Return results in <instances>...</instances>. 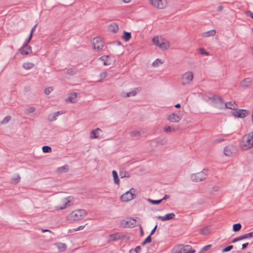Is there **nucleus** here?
Returning <instances> with one entry per match:
<instances>
[{
  "instance_id": "nucleus-12",
  "label": "nucleus",
  "mask_w": 253,
  "mask_h": 253,
  "mask_svg": "<svg viewBox=\"0 0 253 253\" xmlns=\"http://www.w3.org/2000/svg\"><path fill=\"white\" fill-rule=\"evenodd\" d=\"M236 148L232 145H228L224 148V154L227 156H231L236 151Z\"/></svg>"
},
{
  "instance_id": "nucleus-3",
  "label": "nucleus",
  "mask_w": 253,
  "mask_h": 253,
  "mask_svg": "<svg viewBox=\"0 0 253 253\" xmlns=\"http://www.w3.org/2000/svg\"><path fill=\"white\" fill-rule=\"evenodd\" d=\"M207 170L206 169H204L202 171L192 174L191 175V180L196 182H200L203 180H204L208 174L206 173Z\"/></svg>"
},
{
  "instance_id": "nucleus-52",
  "label": "nucleus",
  "mask_w": 253,
  "mask_h": 253,
  "mask_svg": "<svg viewBox=\"0 0 253 253\" xmlns=\"http://www.w3.org/2000/svg\"><path fill=\"white\" fill-rule=\"evenodd\" d=\"M243 240V239H242V236H239L238 237H237V238L234 239L232 242V243H235V242H236L237 241H241V240Z\"/></svg>"
},
{
  "instance_id": "nucleus-61",
  "label": "nucleus",
  "mask_w": 253,
  "mask_h": 253,
  "mask_svg": "<svg viewBox=\"0 0 253 253\" xmlns=\"http://www.w3.org/2000/svg\"><path fill=\"white\" fill-rule=\"evenodd\" d=\"M169 198V195H165L164 196V197H163V198H162L161 200H167V199Z\"/></svg>"
},
{
  "instance_id": "nucleus-17",
  "label": "nucleus",
  "mask_w": 253,
  "mask_h": 253,
  "mask_svg": "<svg viewBox=\"0 0 253 253\" xmlns=\"http://www.w3.org/2000/svg\"><path fill=\"white\" fill-rule=\"evenodd\" d=\"M101 130L99 128L93 129L90 132V139H95L98 137V133L101 132Z\"/></svg>"
},
{
  "instance_id": "nucleus-19",
  "label": "nucleus",
  "mask_w": 253,
  "mask_h": 253,
  "mask_svg": "<svg viewBox=\"0 0 253 253\" xmlns=\"http://www.w3.org/2000/svg\"><path fill=\"white\" fill-rule=\"evenodd\" d=\"M108 30L110 32L116 33L119 30L118 25L116 23H112L109 25Z\"/></svg>"
},
{
  "instance_id": "nucleus-18",
  "label": "nucleus",
  "mask_w": 253,
  "mask_h": 253,
  "mask_svg": "<svg viewBox=\"0 0 253 253\" xmlns=\"http://www.w3.org/2000/svg\"><path fill=\"white\" fill-rule=\"evenodd\" d=\"M252 83V80L250 78L245 79L240 83V86L242 87H247L249 86Z\"/></svg>"
},
{
  "instance_id": "nucleus-63",
  "label": "nucleus",
  "mask_w": 253,
  "mask_h": 253,
  "mask_svg": "<svg viewBox=\"0 0 253 253\" xmlns=\"http://www.w3.org/2000/svg\"><path fill=\"white\" fill-rule=\"evenodd\" d=\"M42 231L43 233L46 232H50V233H52L51 230H48V229H42Z\"/></svg>"
},
{
  "instance_id": "nucleus-36",
  "label": "nucleus",
  "mask_w": 253,
  "mask_h": 253,
  "mask_svg": "<svg viewBox=\"0 0 253 253\" xmlns=\"http://www.w3.org/2000/svg\"><path fill=\"white\" fill-rule=\"evenodd\" d=\"M164 63V62L160 59H157L156 60H155L153 63H152V65L154 67H158L161 64H162Z\"/></svg>"
},
{
  "instance_id": "nucleus-34",
  "label": "nucleus",
  "mask_w": 253,
  "mask_h": 253,
  "mask_svg": "<svg viewBox=\"0 0 253 253\" xmlns=\"http://www.w3.org/2000/svg\"><path fill=\"white\" fill-rule=\"evenodd\" d=\"M77 73V70L76 68L68 69L67 72V74L70 76H73Z\"/></svg>"
},
{
  "instance_id": "nucleus-57",
  "label": "nucleus",
  "mask_w": 253,
  "mask_h": 253,
  "mask_svg": "<svg viewBox=\"0 0 253 253\" xmlns=\"http://www.w3.org/2000/svg\"><path fill=\"white\" fill-rule=\"evenodd\" d=\"M141 250V248L140 246H137L135 248V250H134V251L137 253H138L140 252Z\"/></svg>"
},
{
  "instance_id": "nucleus-32",
  "label": "nucleus",
  "mask_w": 253,
  "mask_h": 253,
  "mask_svg": "<svg viewBox=\"0 0 253 253\" xmlns=\"http://www.w3.org/2000/svg\"><path fill=\"white\" fill-rule=\"evenodd\" d=\"M34 66V64L30 62L25 63L22 65L23 68L26 70H29L32 68Z\"/></svg>"
},
{
  "instance_id": "nucleus-37",
  "label": "nucleus",
  "mask_w": 253,
  "mask_h": 253,
  "mask_svg": "<svg viewBox=\"0 0 253 253\" xmlns=\"http://www.w3.org/2000/svg\"><path fill=\"white\" fill-rule=\"evenodd\" d=\"M131 136L139 137L140 136V132L137 130H133L130 133Z\"/></svg>"
},
{
  "instance_id": "nucleus-21",
  "label": "nucleus",
  "mask_w": 253,
  "mask_h": 253,
  "mask_svg": "<svg viewBox=\"0 0 253 253\" xmlns=\"http://www.w3.org/2000/svg\"><path fill=\"white\" fill-rule=\"evenodd\" d=\"M225 107L226 108L230 109L235 111L237 109V105L236 104L235 102H228L225 104Z\"/></svg>"
},
{
  "instance_id": "nucleus-23",
  "label": "nucleus",
  "mask_w": 253,
  "mask_h": 253,
  "mask_svg": "<svg viewBox=\"0 0 253 253\" xmlns=\"http://www.w3.org/2000/svg\"><path fill=\"white\" fill-rule=\"evenodd\" d=\"M109 56L104 55L98 58V60H101L103 62V65H109L111 64V62L109 59Z\"/></svg>"
},
{
  "instance_id": "nucleus-10",
  "label": "nucleus",
  "mask_w": 253,
  "mask_h": 253,
  "mask_svg": "<svg viewBox=\"0 0 253 253\" xmlns=\"http://www.w3.org/2000/svg\"><path fill=\"white\" fill-rule=\"evenodd\" d=\"M209 99L212 101L213 105L216 107H219L222 106L223 104V101L222 99L217 95H213L211 97H209Z\"/></svg>"
},
{
  "instance_id": "nucleus-45",
  "label": "nucleus",
  "mask_w": 253,
  "mask_h": 253,
  "mask_svg": "<svg viewBox=\"0 0 253 253\" xmlns=\"http://www.w3.org/2000/svg\"><path fill=\"white\" fill-rule=\"evenodd\" d=\"M208 228L207 227H205L200 230V233L203 235H206L208 233Z\"/></svg>"
},
{
  "instance_id": "nucleus-7",
  "label": "nucleus",
  "mask_w": 253,
  "mask_h": 253,
  "mask_svg": "<svg viewBox=\"0 0 253 253\" xmlns=\"http://www.w3.org/2000/svg\"><path fill=\"white\" fill-rule=\"evenodd\" d=\"M249 111L245 109H236L231 112V114L236 118H244L249 114Z\"/></svg>"
},
{
  "instance_id": "nucleus-9",
  "label": "nucleus",
  "mask_w": 253,
  "mask_h": 253,
  "mask_svg": "<svg viewBox=\"0 0 253 253\" xmlns=\"http://www.w3.org/2000/svg\"><path fill=\"white\" fill-rule=\"evenodd\" d=\"M92 44L93 48L95 50H101L104 45V43L99 37H95L93 39Z\"/></svg>"
},
{
  "instance_id": "nucleus-14",
  "label": "nucleus",
  "mask_w": 253,
  "mask_h": 253,
  "mask_svg": "<svg viewBox=\"0 0 253 253\" xmlns=\"http://www.w3.org/2000/svg\"><path fill=\"white\" fill-rule=\"evenodd\" d=\"M123 237V235L119 233H115L113 234H110L108 236V240L109 242L116 241L121 239Z\"/></svg>"
},
{
  "instance_id": "nucleus-6",
  "label": "nucleus",
  "mask_w": 253,
  "mask_h": 253,
  "mask_svg": "<svg viewBox=\"0 0 253 253\" xmlns=\"http://www.w3.org/2000/svg\"><path fill=\"white\" fill-rule=\"evenodd\" d=\"M135 189L133 188H131L129 190L126 191L121 197V200L122 202H127L133 199L135 197Z\"/></svg>"
},
{
  "instance_id": "nucleus-39",
  "label": "nucleus",
  "mask_w": 253,
  "mask_h": 253,
  "mask_svg": "<svg viewBox=\"0 0 253 253\" xmlns=\"http://www.w3.org/2000/svg\"><path fill=\"white\" fill-rule=\"evenodd\" d=\"M36 108L34 107H30L25 110V113L26 115H29V114L34 112Z\"/></svg>"
},
{
  "instance_id": "nucleus-1",
  "label": "nucleus",
  "mask_w": 253,
  "mask_h": 253,
  "mask_svg": "<svg viewBox=\"0 0 253 253\" xmlns=\"http://www.w3.org/2000/svg\"><path fill=\"white\" fill-rule=\"evenodd\" d=\"M241 146L244 150H247L253 147V131L243 136Z\"/></svg>"
},
{
  "instance_id": "nucleus-54",
  "label": "nucleus",
  "mask_w": 253,
  "mask_h": 253,
  "mask_svg": "<svg viewBox=\"0 0 253 253\" xmlns=\"http://www.w3.org/2000/svg\"><path fill=\"white\" fill-rule=\"evenodd\" d=\"M223 141H224V138H218V139H216L214 140V143H219V142H222Z\"/></svg>"
},
{
  "instance_id": "nucleus-29",
  "label": "nucleus",
  "mask_w": 253,
  "mask_h": 253,
  "mask_svg": "<svg viewBox=\"0 0 253 253\" xmlns=\"http://www.w3.org/2000/svg\"><path fill=\"white\" fill-rule=\"evenodd\" d=\"M112 175L114 178V183L117 184H119L120 179L119 178L117 172L115 170H113Z\"/></svg>"
},
{
  "instance_id": "nucleus-62",
  "label": "nucleus",
  "mask_w": 253,
  "mask_h": 253,
  "mask_svg": "<svg viewBox=\"0 0 253 253\" xmlns=\"http://www.w3.org/2000/svg\"><path fill=\"white\" fill-rule=\"evenodd\" d=\"M36 26H37V25H35L33 27V28L32 29V30H31V31L30 34H32V36H33V32H34V30H35Z\"/></svg>"
},
{
  "instance_id": "nucleus-22",
  "label": "nucleus",
  "mask_w": 253,
  "mask_h": 253,
  "mask_svg": "<svg viewBox=\"0 0 253 253\" xmlns=\"http://www.w3.org/2000/svg\"><path fill=\"white\" fill-rule=\"evenodd\" d=\"M136 221L134 219L130 218L129 220L126 222V227L132 228L135 226Z\"/></svg>"
},
{
  "instance_id": "nucleus-13",
  "label": "nucleus",
  "mask_w": 253,
  "mask_h": 253,
  "mask_svg": "<svg viewBox=\"0 0 253 253\" xmlns=\"http://www.w3.org/2000/svg\"><path fill=\"white\" fill-rule=\"evenodd\" d=\"M175 215L174 213H169L166 214L164 216H158L157 219L161 220L162 221L171 220L175 218Z\"/></svg>"
},
{
  "instance_id": "nucleus-55",
  "label": "nucleus",
  "mask_w": 253,
  "mask_h": 253,
  "mask_svg": "<svg viewBox=\"0 0 253 253\" xmlns=\"http://www.w3.org/2000/svg\"><path fill=\"white\" fill-rule=\"evenodd\" d=\"M84 226H85V225L80 226L78 227L75 228L74 229V230L76 231H79V230H82V229H83L84 228Z\"/></svg>"
},
{
  "instance_id": "nucleus-59",
  "label": "nucleus",
  "mask_w": 253,
  "mask_h": 253,
  "mask_svg": "<svg viewBox=\"0 0 253 253\" xmlns=\"http://www.w3.org/2000/svg\"><path fill=\"white\" fill-rule=\"evenodd\" d=\"M157 228V225H156L154 228L152 229V230L151 231V233L150 235H152L154 233H155V231H156V229Z\"/></svg>"
},
{
  "instance_id": "nucleus-11",
  "label": "nucleus",
  "mask_w": 253,
  "mask_h": 253,
  "mask_svg": "<svg viewBox=\"0 0 253 253\" xmlns=\"http://www.w3.org/2000/svg\"><path fill=\"white\" fill-rule=\"evenodd\" d=\"M182 118V116L180 115L179 112H174L168 117V120L171 123H177Z\"/></svg>"
},
{
  "instance_id": "nucleus-56",
  "label": "nucleus",
  "mask_w": 253,
  "mask_h": 253,
  "mask_svg": "<svg viewBox=\"0 0 253 253\" xmlns=\"http://www.w3.org/2000/svg\"><path fill=\"white\" fill-rule=\"evenodd\" d=\"M211 245H208L205 246L203 247L202 250L204 251H207L209 248H210L211 247Z\"/></svg>"
},
{
  "instance_id": "nucleus-48",
  "label": "nucleus",
  "mask_w": 253,
  "mask_h": 253,
  "mask_svg": "<svg viewBox=\"0 0 253 253\" xmlns=\"http://www.w3.org/2000/svg\"><path fill=\"white\" fill-rule=\"evenodd\" d=\"M200 52L201 54H204L206 55H209V53L205 50L203 48H200L199 49Z\"/></svg>"
},
{
  "instance_id": "nucleus-24",
  "label": "nucleus",
  "mask_w": 253,
  "mask_h": 253,
  "mask_svg": "<svg viewBox=\"0 0 253 253\" xmlns=\"http://www.w3.org/2000/svg\"><path fill=\"white\" fill-rule=\"evenodd\" d=\"M195 251L192 250L190 246H183L182 245V253H194Z\"/></svg>"
},
{
  "instance_id": "nucleus-25",
  "label": "nucleus",
  "mask_w": 253,
  "mask_h": 253,
  "mask_svg": "<svg viewBox=\"0 0 253 253\" xmlns=\"http://www.w3.org/2000/svg\"><path fill=\"white\" fill-rule=\"evenodd\" d=\"M216 34V31L214 30H211L208 32H206L203 33L202 36L203 37H213Z\"/></svg>"
},
{
  "instance_id": "nucleus-26",
  "label": "nucleus",
  "mask_w": 253,
  "mask_h": 253,
  "mask_svg": "<svg viewBox=\"0 0 253 253\" xmlns=\"http://www.w3.org/2000/svg\"><path fill=\"white\" fill-rule=\"evenodd\" d=\"M77 98V93L74 92L70 94V95L67 99V101L71 102V103H75L76 100V99Z\"/></svg>"
},
{
  "instance_id": "nucleus-20",
  "label": "nucleus",
  "mask_w": 253,
  "mask_h": 253,
  "mask_svg": "<svg viewBox=\"0 0 253 253\" xmlns=\"http://www.w3.org/2000/svg\"><path fill=\"white\" fill-rule=\"evenodd\" d=\"M178 129V127L173 126H165L164 128V130L167 133H170L175 131Z\"/></svg>"
},
{
  "instance_id": "nucleus-64",
  "label": "nucleus",
  "mask_w": 253,
  "mask_h": 253,
  "mask_svg": "<svg viewBox=\"0 0 253 253\" xmlns=\"http://www.w3.org/2000/svg\"><path fill=\"white\" fill-rule=\"evenodd\" d=\"M223 9V6H221V5H220L217 8V11H221Z\"/></svg>"
},
{
  "instance_id": "nucleus-35",
  "label": "nucleus",
  "mask_w": 253,
  "mask_h": 253,
  "mask_svg": "<svg viewBox=\"0 0 253 253\" xmlns=\"http://www.w3.org/2000/svg\"><path fill=\"white\" fill-rule=\"evenodd\" d=\"M242 225L240 223L234 224L233 226V230L234 232H238L241 229Z\"/></svg>"
},
{
  "instance_id": "nucleus-15",
  "label": "nucleus",
  "mask_w": 253,
  "mask_h": 253,
  "mask_svg": "<svg viewBox=\"0 0 253 253\" xmlns=\"http://www.w3.org/2000/svg\"><path fill=\"white\" fill-rule=\"evenodd\" d=\"M20 53L23 55H27L32 52V47L30 46H22L20 49Z\"/></svg>"
},
{
  "instance_id": "nucleus-16",
  "label": "nucleus",
  "mask_w": 253,
  "mask_h": 253,
  "mask_svg": "<svg viewBox=\"0 0 253 253\" xmlns=\"http://www.w3.org/2000/svg\"><path fill=\"white\" fill-rule=\"evenodd\" d=\"M70 201L67 199H64L63 200V206H57L55 207V209L57 210H64L70 206Z\"/></svg>"
},
{
  "instance_id": "nucleus-46",
  "label": "nucleus",
  "mask_w": 253,
  "mask_h": 253,
  "mask_svg": "<svg viewBox=\"0 0 253 253\" xmlns=\"http://www.w3.org/2000/svg\"><path fill=\"white\" fill-rule=\"evenodd\" d=\"M233 248V246L232 245H230V246H228L227 247H226V248H224L223 250H222V252L224 253V252H229L231 250H232V249Z\"/></svg>"
},
{
  "instance_id": "nucleus-2",
  "label": "nucleus",
  "mask_w": 253,
  "mask_h": 253,
  "mask_svg": "<svg viewBox=\"0 0 253 253\" xmlns=\"http://www.w3.org/2000/svg\"><path fill=\"white\" fill-rule=\"evenodd\" d=\"M152 41L154 44L157 45L162 49H167L169 47V42L164 39L159 40L158 36L154 37L152 39Z\"/></svg>"
},
{
  "instance_id": "nucleus-58",
  "label": "nucleus",
  "mask_w": 253,
  "mask_h": 253,
  "mask_svg": "<svg viewBox=\"0 0 253 253\" xmlns=\"http://www.w3.org/2000/svg\"><path fill=\"white\" fill-rule=\"evenodd\" d=\"M63 113V112L62 111H57L55 113H54V114L55 115V116L57 117H58L59 115H61Z\"/></svg>"
},
{
  "instance_id": "nucleus-50",
  "label": "nucleus",
  "mask_w": 253,
  "mask_h": 253,
  "mask_svg": "<svg viewBox=\"0 0 253 253\" xmlns=\"http://www.w3.org/2000/svg\"><path fill=\"white\" fill-rule=\"evenodd\" d=\"M53 88L52 87H48L45 89L44 90V93L48 95L50 94V93L52 91Z\"/></svg>"
},
{
  "instance_id": "nucleus-47",
  "label": "nucleus",
  "mask_w": 253,
  "mask_h": 253,
  "mask_svg": "<svg viewBox=\"0 0 253 253\" xmlns=\"http://www.w3.org/2000/svg\"><path fill=\"white\" fill-rule=\"evenodd\" d=\"M32 38V34H30L28 38L26 40V41H25L24 43H23V46H25L26 45H28V44L30 42V41L31 40Z\"/></svg>"
},
{
  "instance_id": "nucleus-49",
  "label": "nucleus",
  "mask_w": 253,
  "mask_h": 253,
  "mask_svg": "<svg viewBox=\"0 0 253 253\" xmlns=\"http://www.w3.org/2000/svg\"><path fill=\"white\" fill-rule=\"evenodd\" d=\"M56 118L57 117L55 116V115L54 114L50 115L48 116V119L50 122L55 121L56 120Z\"/></svg>"
},
{
  "instance_id": "nucleus-38",
  "label": "nucleus",
  "mask_w": 253,
  "mask_h": 253,
  "mask_svg": "<svg viewBox=\"0 0 253 253\" xmlns=\"http://www.w3.org/2000/svg\"><path fill=\"white\" fill-rule=\"evenodd\" d=\"M42 150L44 153H50L52 151L51 148L47 145L43 146L42 147Z\"/></svg>"
},
{
  "instance_id": "nucleus-43",
  "label": "nucleus",
  "mask_w": 253,
  "mask_h": 253,
  "mask_svg": "<svg viewBox=\"0 0 253 253\" xmlns=\"http://www.w3.org/2000/svg\"><path fill=\"white\" fill-rule=\"evenodd\" d=\"M11 119V117L9 116H7L6 117H5L1 122L0 124H7V123H8L10 120Z\"/></svg>"
},
{
  "instance_id": "nucleus-41",
  "label": "nucleus",
  "mask_w": 253,
  "mask_h": 253,
  "mask_svg": "<svg viewBox=\"0 0 253 253\" xmlns=\"http://www.w3.org/2000/svg\"><path fill=\"white\" fill-rule=\"evenodd\" d=\"M243 240L253 237V231L242 236Z\"/></svg>"
},
{
  "instance_id": "nucleus-5",
  "label": "nucleus",
  "mask_w": 253,
  "mask_h": 253,
  "mask_svg": "<svg viewBox=\"0 0 253 253\" xmlns=\"http://www.w3.org/2000/svg\"><path fill=\"white\" fill-rule=\"evenodd\" d=\"M193 79V74L191 71H188L183 74L181 77V84L183 85L189 84Z\"/></svg>"
},
{
  "instance_id": "nucleus-30",
  "label": "nucleus",
  "mask_w": 253,
  "mask_h": 253,
  "mask_svg": "<svg viewBox=\"0 0 253 253\" xmlns=\"http://www.w3.org/2000/svg\"><path fill=\"white\" fill-rule=\"evenodd\" d=\"M123 40L126 42L128 41L131 38V33L126 31L124 32V35L122 37Z\"/></svg>"
},
{
  "instance_id": "nucleus-4",
  "label": "nucleus",
  "mask_w": 253,
  "mask_h": 253,
  "mask_svg": "<svg viewBox=\"0 0 253 253\" xmlns=\"http://www.w3.org/2000/svg\"><path fill=\"white\" fill-rule=\"evenodd\" d=\"M86 214V211L84 210H77L73 211L71 213V217L74 221L79 220L83 219Z\"/></svg>"
},
{
  "instance_id": "nucleus-27",
  "label": "nucleus",
  "mask_w": 253,
  "mask_h": 253,
  "mask_svg": "<svg viewBox=\"0 0 253 253\" xmlns=\"http://www.w3.org/2000/svg\"><path fill=\"white\" fill-rule=\"evenodd\" d=\"M171 253H183L182 245H178L175 246L172 250Z\"/></svg>"
},
{
  "instance_id": "nucleus-28",
  "label": "nucleus",
  "mask_w": 253,
  "mask_h": 253,
  "mask_svg": "<svg viewBox=\"0 0 253 253\" xmlns=\"http://www.w3.org/2000/svg\"><path fill=\"white\" fill-rule=\"evenodd\" d=\"M69 170V166L65 165L57 169V171L59 173L66 172Z\"/></svg>"
},
{
  "instance_id": "nucleus-8",
  "label": "nucleus",
  "mask_w": 253,
  "mask_h": 253,
  "mask_svg": "<svg viewBox=\"0 0 253 253\" xmlns=\"http://www.w3.org/2000/svg\"><path fill=\"white\" fill-rule=\"evenodd\" d=\"M152 5L158 9H163L167 4V0H150Z\"/></svg>"
},
{
  "instance_id": "nucleus-31",
  "label": "nucleus",
  "mask_w": 253,
  "mask_h": 253,
  "mask_svg": "<svg viewBox=\"0 0 253 253\" xmlns=\"http://www.w3.org/2000/svg\"><path fill=\"white\" fill-rule=\"evenodd\" d=\"M56 245L58 248L61 252L64 251L66 249L67 245L65 244L59 243H57Z\"/></svg>"
},
{
  "instance_id": "nucleus-33",
  "label": "nucleus",
  "mask_w": 253,
  "mask_h": 253,
  "mask_svg": "<svg viewBox=\"0 0 253 253\" xmlns=\"http://www.w3.org/2000/svg\"><path fill=\"white\" fill-rule=\"evenodd\" d=\"M20 176L18 174H15L12 178V182L15 184L18 183L20 181Z\"/></svg>"
},
{
  "instance_id": "nucleus-60",
  "label": "nucleus",
  "mask_w": 253,
  "mask_h": 253,
  "mask_svg": "<svg viewBox=\"0 0 253 253\" xmlns=\"http://www.w3.org/2000/svg\"><path fill=\"white\" fill-rule=\"evenodd\" d=\"M248 245H249L248 243H246L243 244L242 245V249L244 250L245 248H246L247 247V246H248Z\"/></svg>"
},
{
  "instance_id": "nucleus-44",
  "label": "nucleus",
  "mask_w": 253,
  "mask_h": 253,
  "mask_svg": "<svg viewBox=\"0 0 253 253\" xmlns=\"http://www.w3.org/2000/svg\"><path fill=\"white\" fill-rule=\"evenodd\" d=\"M136 94V92L135 91H132L129 92H127L126 93V95H124V97H130V96H134Z\"/></svg>"
},
{
  "instance_id": "nucleus-42",
  "label": "nucleus",
  "mask_w": 253,
  "mask_h": 253,
  "mask_svg": "<svg viewBox=\"0 0 253 253\" xmlns=\"http://www.w3.org/2000/svg\"><path fill=\"white\" fill-rule=\"evenodd\" d=\"M148 201H149V202L153 205H158L160 204L162 202V200L161 199L159 200H154L150 199H148Z\"/></svg>"
},
{
  "instance_id": "nucleus-53",
  "label": "nucleus",
  "mask_w": 253,
  "mask_h": 253,
  "mask_svg": "<svg viewBox=\"0 0 253 253\" xmlns=\"http://www.w3.org/2000/svg\"><path fill=\"white\" fill-rule=\"evenodd\" d=\"M100 78L101 79H104L107 76V73L105 72H102L100 74Z\"/></svg>"
},
{
  "instance_id": "nucleus-40",
  "label": "nucleus",
  "mask_w": 253,
  "mask_h": 253,
  "mask_svg": "<svg viewBox=\"0 0 253 253\" xmlns=\"http://www.w3.org/2000/svg\"><path fill=\"white\" fill-rule=\"evenodd\" d=\"M151 235H149L145 240L144 241L142 242L141 245L142 246H144L146 245L147 243H149L151 242Z\"/></svg>"
},
{
  "instance_id": "nucleus-51",
  "label": "nucleus",
  "mask_w": 253,
  "mask_h": 253,
  "mask_svg": "<svg viewBox=\"0 0 253 253\" xmlns=\"http://www.w3.org/2000/svg\"><path fill=\"white\" fill-rule=\"evenodd\" d=\"M245 13L247 16L251 17L253 19V13L251 11H247Z\"/></svg>"
}]
</instances>
